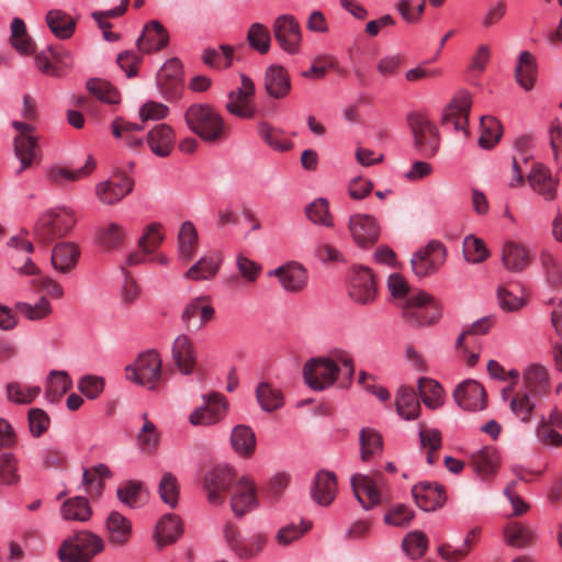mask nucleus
Listing matches in <instances>:
<instances>
[{
	"instance_id": "f257e3e1",
	"label": "nucleus",
	"mask_w": 562,
	"mask_h": 562,
	"mask_svg": "<svg viewBox=\"0 0 562 562\" xmlns=\"http://www.w3.org/2000/svg\"><path fill=\"white\" fill-rule=\"evenodd\" d=\"M341 372L349 380L355 374L352 356L344 349H333L327 356L312 358L303 368L304 380L314 391H324L334 385Z\"/></svg>"
},
{
	"instance_id": "f03ea898",
	"label": "nucleus",
	"mask_w": 562,
	"mask_h": 562,
	"mask_svg": "<svg viewBox=\"0 0 562 562\" xmlns=\"http://www.w3.org/2000/svg\"><path fill=\"white\" fill-rule=\"evenodd\" d=\"M472 105L471 94L465 90L458 91L443 108L438 126L439 140H462L470 136L469 114Z\"/></svg>"
},
{
	"instance_id": "7ed1b4c3",
	"label": "nucleus",
	"mask_w": 562,
	"mask_h": 562,
	"mask_svg": "<svg viewBox=\"0 0 562 562\" xmlns=\"http://www.w3.org/2000/svg\"><path fill=\"white\" fill-rule=\"evenodd\" d=\"M188 127L203 140L225 137V125L221 115L209 104H192L186 111Z\"/></svg>"
},
{
	"instance_id": "20e7f679",
	"label": "nucleus",
	"mask_w": 562,
	"mask_h": 562,
	"mask_svg": "<svg viewBox=\"0 0 562 562\" xmlns=\"http://www.w3.org/2000/svg\"><path fill=\"white\" fill-rule=\"evenodd\" d=\"M103 549L101 537L83 530L63 541L58 557L63 562H90Z\"/></svg>"
},
{
	"instance_id": "39448f33",
	"label": "nucleus",
	"mask_w": 562,
	"mask_h": 562,
	"mask_svg": "<svg viewBox=\"0 0 562 562\" xmlns=\"http://www.w3.org/2000/svg\"><path fill=\"white\" fill-rule=\"evenodd\" d=\"M76 224V217L69 209H56L43 214L36 223L35 236L43 244L67 235Z\"/></svg>"
},
{
	"instance_id": "423d86ee",
	"label": "nucleus",
	"mask_w": 562,
	"mask_h": 562,
	"mask_svg": "<svg viewBox=\"0 0 562 562\" xmlns=\"http://www.w3.org/2000/svg\"><path fill=\"white\" fill-rule=\"evenodd\" d=\"M126 379L148 390L157 389L162 379L159 355L154 350L139 355L135 362L126 368Z\"/></svg>"
},
{
	"instance_id": "0eeeda50",
	"label": "nucleus",
	"mask_w": 562,
	"mask_h": 562,
	"mask_svg": "<svg viewBox=\"0 0 562 562\" xmlns=\"http://www.w3.org/2000/svg\"><path fill=\"white\" fill-rule=\"evenodd\" d=\"M403 317L413 326H426L436 323L441 316V308L430 294L419 291L402 307Z\"/></svg>"
},
{
	"instance_id": "6e6552de",
	"label": "nucleus",
	"mask_w": 562,
	"mask_h": 562,
	"mask_svg": "<svg viewBox=\"0 0 562 562\" xmlns=\"http://www.w3.org/2000/svg\"><path fill=\"white\" fill-rule=\"evenodd\" d=\"M385 485V476L379 471L371 475L357 473L351 477L353 493L358 502L367 510L372 509L382 503Z\"/></svg>"
},
{
	"instance_id": "1a4fd4ad",
	"label": "nucleus",
	"mask_w": 562,
	"mask_h": 562,
	"mask_svg": "<svg viewBox=\"0 0 562 562\" xmlns=\"http://www.w3.org/2000/svg\"><path fill=\"white\" fill-rule=\"evenodd\" d=\"M236 480L234 469L227 464H218L210 470L204 476V490L209 503L215 506L224 504Z\"/></svg>"
},
{
	"instance_id": "9d476101",
	"label": "nucleus",
	"mask_w": 562,
	"mask_h": 562,
	"mask_svg": "<svg viewBox=\"0 0 562 562\" xmlns=\"http://www.w3.org/2000/svg\"><path fill=\"white\" fill-rule=\"evenodd\" d=\"M134 188V180L123 171L113 172L106 180L94 187V195L103 205H116L127 196Z\"/></svg>"
},
{
	"instance_id": "9b49d317",
	"label": "nucleus",
	"mask_w": 562,
	"mask_h": 562,
	"mask_svg": "<svg viewBox=\"0 0 562 562\" xmlns=\"http://www.w3.org/2000/svg\"><path fill=\"white\" fill-rule=\"evenodd\" d=\"M273 35L279 46L288 54L300 52L302 34L297 20L291 14L278 16L273 22Z\"/></svg>"
},
{
	"instance_id": "f8f14e48",
	"label": "nucleus",
	"mask_w": 562,
	"mask_h": 562,
	"mask_svg": "<svg viewBox=\"0 0 562 562\" xmlns=\"http://www.w3.org/2000/svg\"><path fill=\"white\" fill-rule=\"evenodd\" d=\"M258 505L257 490L252 477L243 475L231 488V508L237 517H243Z\"/></svg>"
},
{
	"instance_id": "ddd939ff",
	"label": "nucleus",
	"mask_w": 562,
	"mask_h": 562,
	"mask_svg": "<svg viewBox=\"0 0 562 562\" xmlns=\"http://www.w3.org/2000/svg\"><path fill=\"white\" fill-rule=\"evenodd\" d=\"M445 260V246L439 241H430L413 256L411 263L414 273L418 278H424L437 271Z\"/></svg>"
},
{
	"instance_id": "4468645a",
	"label": "nucleus",
	"mask_w": 562,
	"mask_h": 562,
	"mask_svg": "<svg viewBox=\"0 0 562 562\" xmlns=\"http://www.w3.org/2000/svg\"><path fill=\"white\" fill-rule=\"evenodd\" d=\"M348 294L352 301L358 304H370L376 297V286L374 276L367 267H357L353 269L350 280Z\"/></svg>"
},
{
	"instance_id": "2eb2a0df",
	"label": "nucleus",
	"mask_w": 562,
	"mask_h": 562,
	"mask_svg": "<svg viewBox=\"0 0 562 562\" xmlns=\"http://www.w3.org/2000/svg\"><path fill=\"white\" fill-rule=\"evenodd\" d=\"M95 168L97 160L92 156H88L85 165L78 169H72L60 164L50 166L46 171V178L48 182L58 188H67L71 183L88 178Z\"/></svg>"
},
{
	"instance_id": "dca6fc26",
	"label": "nucleus",
	"mask_w": 562,
	"mask_h": 562,
	"mask_svg": "<svg viewBox=\"0 0 562 562\" xmlns=\"http://www.w3.org/2000/svg\"><path fill=\"white\" fill-rule=\"evenodd\" d=\"M204 404L194 409L189 420L194 426H210L221 420L227 409V402L220 393L204 395Z\"/></svg>"
},
{
	"instance_id": "f3484780",
	"label": "nucleus",
	"mask_w": 562,
	"mask_h": 562,
	"mask_svg": "<svg viewBox=\"0 0 562 562\" xmlns=\"http://www.w3.org/2000/svg\"><path fill=\"white\" fill-rule=\"evenodd\" d=\"M527 182L535 193L543 200L551 202L558 196L559 178L554 177L551 170L543 164L532 165L527 176Z\"/></svg>"
},
{
	"instance_id": "a211bd4d",
	"label": "nucleus",
	"mask_w": 562,
	"mask_h": 562,
	"mask_svg": "<svg viewBox=\"0 0 562 562\" xmlns=\"http://www.w3.org/2000/svg\"><path fill=\"white\" fill-rule=\"evenodd\" d=\"M348 227L353 240L360 247L373 245L380 235V226L376 220L368 214L350 216Z\"/></svg>"
},
{
	"instance_id": "6ab92c4d",
	"label": "nucleus",
	"mask_w": 562,
	"mask_h": 562,
	"mask_svg": "<svg viewBox=\"0 0 562 562\" xmlns=\"http://www.w3.org/2000/svg\"><path fill=\"white\" fill-rule=\"evenodd\" d=\"M269 276L276 277L281 286L292 293L301 292L307 282L306 269L296 261H290L269 272Z\"/></svg>"
},
{
	"instance_id": "aec40b11",
	"label": "nucleus",
	"mask_w": 562,
	"mask_h": 562,
	"mask_svg": "<svg viewBox=\"0 0 562 562\" xmlns=\"http://www.w3.org/2000/svg\"><path fill=\"white\" fill-rule=\"evenodd\" d=\"M453 396L457 404L465 411H479L486 406V392L474 380H468L459 384Z\"/></svg>"
},
{
	"instance_id": "412c9836",
	"label": "nucleus",
	"mask_w": 562,
	"mask_h": 562,
	"mask_svg": "<svg viewBox=\"0 0 562 562\" xmlns=\"http://www.w3.org/2000/svg\"><path fill=\"white\" fill-rule=\"evenodd\" d=\"M171 353L178 370L189 375L193 373L196 364V350L194 342L187 335H179L172 342Z\"/></svg>"
},
{
	"instance_id": "4be33fe9",
	"label": "nucleus",
	"mask_w": 562,
	"mask_h": 562,
	"mask_svg": "<svg viewBox=\"0 0 562 562\" xmlns=\"http://www.w3.org/2000/svg\"><path fill=\"white\" fill-rule=\"evenodd\" d=\"M263 83L268 95L273 99H283L291 91L288 70L279 65H271L266 69Z\"/></svg>"
},
{
	"instance_id": "5701e85b",
	"label": "nucleus",
	"mask_w": 562,
	"mask_h": 562,
	"mask_svg": "<svg viewBox=\"0 0 562 562\" xmlns=\"http://www.w3.org/2000/svg\"><path fill=\"white\" fill-rule=\"evenodd\" d=\"M414 499L423 510H436L446 503L445 488L429 482H422L412 490Z\"/></svg>"
},
{
	"instance_id": "b1692460",
	"label": "nucleus",
	"mask_w": 562,
	"mask_h": 562,
	"mask_svg": "<svg viewBox=\"0 0 562 562\" xmlns=\"http://www.w3.org/2000/svg\"><path fill=\"white\" fill-rule=\"evenodd\" d=\"M337 493V477L334 472L321 470L315 475L311 496L321 506L330 505Z\"/></svg>"
},
{
	"instance_id": "393cba45",
	"label": "nucleus",
	"mask_w": 562,
	"mask_h": 562,
	"mask_svg": "<svg viewBox=\"0 0 562 562\" xmlns=\"http://www.w3.org/2000/svg\"><path fill=\"white\" fill-rule=\"evenodd\" d=\"M169 43V34L164 25L154 20L148 22L137 40V47L143 53L157 52Z\"/></svg>"
},
{
	"instance_id": "a878e982",
	"label": "nucleus",
	"mask_w": 562,
	"mask_h": 562,
	"mask_svg": "<svg viewBox=\"0 0 562 562\" xmlns=\"http://www.w3.org/2000/svg\"><path fill=\"white\" fill-rule=\"evenodd\" d=\"M79 257L80 249L75 243L61 241L52 250V266L59 273L67 274L76 268Z\"/></svg>"
},
{
	"instance_id": "bb28decb",
	"label": "nucleus",
	"mask_w": 562,
	"mask_h": 562,
	"mask_svg": "<svg viewBox=\"0 0 562 562\" xmlns=\"http://www.w3.org/2000/svg\"><path fill=\"white\" fill-rule=\"evenodd\" d=\"M183 527L179 516L164 515L157 522L154 538L159 549L173 544L182 535Z\"/></svg>"
},
{
	"instance_id": "cd10ccee",
	"label": "nucleus",
	"mask_w": 562,
	"mask_h": 562,
	"mask_svg": "<svg viewBox=\"0 0 562 562\" xmlns=\"http://www.w3.org/2000/svg\"><path fill=\"white\" fill-rule=\"evenodd\" d=\"M526 392L535 397L546 396L550 391V376L546 367L531 364L522 373Z\"/></svg>"
},
{
	"instance_id": "c85d7f7f",
	"label": "nucleus",
	"mask_w": 562,
	"mask_h": 562,
	"mask_svg": "<svg viewBox=\"0 0 562 562\" xmlns=\"http://www.w3.org/2000/svg\"><path fill=\"white\" fill-rule=\"evenodd\" d=\"M109 542L117 548L124 547L132 533V524L119 512H112L105 522Z\"/></svg>"
},
{
	"instance_id": "c756f323",
	"label": "nucleus",
	"mask_w": 562,
	"mask_h": 562,
	"mask_svg": "<svg viewBox=\"0 0 562 562\" xmlns=\"http://www.w3.org/2000/svg\"><path fill=\"white\" fill-rule=\"evenodd\" d=\"M502 262L506 270L520 272L530 265V256L521 244L507 241L503 247Z\"/></svg>"
},
{
	"instance_id": "7c9ffc66",
	"label": "nucleus",
	"mask_w": 562,
	"mask_h": 562,
	"mask_svg": "<svg viewBox=\"0 0 562 562\" xmlns=\"http://www.w3.org/2000/svg\"><path fill=\"white\" fill-rule=\"evenodd\" d=\"M471 464L474 471L484 480L496 473L499 464V456L494 447H484L471 456Z\"/></svg>"
},
{
	"instance_id": "2f4dec72",
	"label": "nucleus",
	"mask_w": 562,
	"mask_h": 562,
	"mask_svg": "<svg viewBox=\"0 0 562 562\" xmlns=\"http://www.w3.org/2000/svg\"><path fill=\"white\" fill-rule=\"evenodd\" d=\"M505 542L513 548L525 549L535 544L536 531L520 522H509L503 529Z\"/></svg>"
},
{
	"instance_id": "473e14b6",
	"label": "nucleus",
	"mask_w": 562,
	"mask_h": 562,
	"mask_svg": "<svg viewBox=\"0 0 562 562\" xmlns=\"http://www.w3.org/2000/svg\"><path fill=\"white\" fill-rule=\"evenodd\" d=\"M537 76L536 57L528 50H524L518 56V64L515 68L516 82L525 90L533 88Z\"/></svg>"
},
{
	"instance_id": "72a5a7b5",
	"label": "nucleus",
	"mask_w": 562,
	"mask_h": 562,
	"mask_svg": "<svg viewBox=\"0 0 562 562\" xmlns=\"http://www.w3.org/2000/svg\"><path fill=\"white\" fill-rule=\"evenodd\" d=\"M221 262L220 254L204 256L184 273V277L194 281L210 280L217 274Z\"/></svg>"
},
{
	"instance_id": "f704fd0d",
	"label": "nucleus",
	"mask_w": 562,
	"mask_h": 562,
	"mask_svg": "<svg viewBox=\"0 0 562 562\" xmlns=\"http://www.w3.org/2000/svg\"><path fill=\"white\" fill-rule=\"evenodd\" d=\"M407 124L415 137V140H439L438 126L420 112L407 114Z\"/></svg>"
},
{
	"instance_id": "c9c22d12",
	"label": "nucleus",
	"mask_w": 562,
	"mask_h": 562,
	"mask_svg": "<svg viewBox=\"0 0 562 562\" xmlns=\"http://www.w3.org/2000/svg\"><path fill=\"white\" fill-rule=\"evenodd\" d=\"M46 22L52 33L60 40L71 37L76 29V21L61 10L48 11Z\"/></svg>"
},
{
	"instance_id": "e433bc0d",
	"label": "nucleus",
	"mask_w": 562,
	"mask_h": 562,
	"mask_svg": "<svg viewBox=\"0 0 562 562\" xmlns=\"http://www.w3.org/2000/svg\"><path fill=\"white\" fill-rule=\"evenodd\" d=\"M112 472L108 465L100 463L90 469H85L82 484L90 496H100L103 492L105 479L111 477Z\"/></svg>"
},
{
	"instance_id": "4c0bfd02",
	"label": "nucleus",
	"mask_w": 562,
	"mask_h": 562,
	"mask_svg": "<svg viewBox=\"0 0 562 562\" xmlns=\"http://www.w3.org/2000/svg\"><path fill=\"white\" fill-rule=\"evenodd\" d=\"M396 409L404 419H416L420 413L417 393L413 387L402 386L396 396Z\"/></svg>"
},
{
	"instance_id": "58836bf2",
	"label": "nucleus",
	"mask_w": 562,
	"mask_h": 562,
	"mask_svg": "<svg viewBox=\"0 0 562 562\" xmlns=\"http://www.w3.org/2000/svg\"><path fill=\"white\" fill-rule=\"evenodd\" d=\"M199 244L198 232L191 222L182 223L178 234V252L184 261H190L196 254Z\"/></svg>"
},
{
	"instance_id": "ea45409f",
	"label": "nucleus",
	"mask_w": 562,
	"mask_h": 562,
	"mask_svg": "<svg viewBox=\"0 0 562 562\" xmlns=\"http://www.w3.org/2000/svg\"><path fill=\"white\" fill-rule=\"evenodd\" d=\"M98 240L106 251L120 250L126 240V232L122 225L112 222L99 229Z\"/></svg>"
},
{
	"instance_id": "a19ab883",
	"label": "nucleus",
	"mask_w": 562,
	"mask_h": 562,
	"mask_svg": "<svg viewBox=\"0 0 562 562\" xmlns=\"http://www.w3.org/2000/svg\"><path fill=\"white\" fill-rule=\"evenodd\" d=\"M215 311L210 304L209 296H201L192 300L184 308L182 313V319L189 325L190 322L200 316L199 328H202L206 323L213 319Z\"/></svg>"
},
{
	"instance_id": "79ce46f5",
	"label": "nucleus",
	"mask_w": 562,
	"mask_h": 562,
	"mask_svg": "<svg viewBox=\"0 0 562 562\" xmlns=\"http://www.w3.org/2000/svg\"><path fill=\"white\" fill-rule=\"evenodd\" d=\"M10 44L22 55H30L35 52V43L27 35L26 26L23 20L14 18L11 22Z\"/></svg>"
},
{
	"instance_id": "37998d69",
	"label": "nucleus",
	"mask_w": 562,
	"mask_h": 562,
	"mask_svg": "<svg viewBox=\"0 0 562 562\" xmlns=\"http://www.w3.org/2000/svg\"><path fill=\"white\" fill-rule=\"evenodd\" d=\"M231 441L234 450L243 457L248 458L255 452L256 437L248 426H236L232 431Z\"/></svg>"
},
{
	"instance_id": "c03bdc74",
	"label": "nucleus",
	"mask_w": 562,
	"mask_h": 562,
	"mask_svg": "<svg viewBox=\"0 0 562 562\" xmlns=\"http://www.w3.org/2000/svg\"><path fill=\"white\" fill-rule=\"evenodd\" d=\"M60 514L65 520L87 521L92 515V509L87 498L75 496L63 503Z\"/></svg>"
},
{
	"instance_id": "a18cd8bd",
	"label": "nucleus",
	"mask_w": 562,
	"mask_h": 562,
	"mask_svg": "<svg viewBox=\"0 0 562 562\" xmlns=\"http://www.w3.org/2000/svg\"><path fill=\"white\" fill-rule=\"evenodd\" d=\"M418 393L424 404L431 409H436L443 404V390L432 379L420 378L418 380Z\"/></svg>"
},
{
	"instance_id": "49530a36",
	"label": "nucleus",
	"mask_w": 562,
	"mask_h": 562,
	"mask_svg": "<svg viewBox=\"0 0 562 562\" xmlns=\"http://www.w3.org/2000/svg\"><path fill=\"white\" fill-rule=\"evenodd\" d=\"M256 398L265 412H273L283 406L282 393L268 382H261L256 389Z\"/></svg>"
},
{
	"instance_id": "de8ad7c7",
	"label": "nucleus",
	"mask_w": 562,
	"mask_h": 562,
	"mask_svg": "<svg viewBox=\"0 0 562 562\" xmlns=\"http://www.w3.org/2000/svg\"><path fill=\"white\" fill-rule=\"evenodd\" d=\"M361 460L369 461L383 449L382 436L373 428H362L359 435Z\"/></svg>"
},
{
	"instance_id": "09e8293b",
	"label": "nucleus",
	"mask_w": 562,
	"mask_h": 562,
	"mask_svg": "<svg viewBox=\"0 0 562 562\" xmlns=\"http://www.w3.org/2000/svg\"><path fill=\"white\" fill-rule=\"evenodd\" d=\"M72 385V382L65 371H52L47 379L46 397L50 402H58Z\"/></svg>"
},
{
	"instance_id": "8fccbe9b",
	"label": "nucleus",
	"mask_w": 562,
	"mask_h": 562,
	"mask_svg": "<svg viewBox=\"0 0 562 562\" xmlns=\"http://www.w3.org/2000/svg\"><path fill=\"white\" fill-rule=\"evenodd\" d=\"M14 155L21 162L19 172L40 164L42 149L38 143H14Z\"/></svg>"
},
{
	"instance_id": "3c124183",
	"label": "nucleus",
	"mask_w": 562,
	"mask_h": 562,
	"mask_svg": "<svg viewBox=\"0 0 562 562\" xmlns=\"http://www.w3.org/2000/svg\"><path fill=\"white\" fill-rule=\"evenodd\" d=\"M422 448L426 450L427 463L432 465L438 460V451L441 448V434L438 429L422 427L419 430Z\"/></svg>"
},
{
	"instance_id": "603ef678",
	"label": "nucleus",
	"mask_w": 562,
	"mask_h": 562,
	"mask_svg": "<svg viewBox=\"0 0 562 562\" xmlns=\"http://www.w3.org/2000/svg\"><path fill=\"white\" fill-rule=\"evenodd\" d=\"M247 42L252 49L260 54H267L271 44V35L268 27L259 22L252 23L247 33Z\"/></svg>"
},
{
	"instance_id": "864d4df0",
	"label": "nucleus",
	"mask_w": 562,
	"mask_h": 562,
	"mask_svg": "<svg viewBox=\"0 0 562 562\" xmlns=\"http://www.w3.org/2000/svg\"><path fill=\"white\" fill-rule=\"evenodd\" d=\"M510 411L522 423H529L536 408L528 392H518L510 397Z\"/></svg>"
},
{
	"instance_id": "5fc2aeb1",
	"label": "nucleus",
	"mask_w": 562,
	"mask_h": 562,
	"mask_svg": "<svg viewBox=\"0 0 562 562\" xmlns=\"http://www.w3.org/2000/svg\"><path fill=\"white\" fill-rule=\"evenodd\" d=\"M540 262L546 279L551 286L562 285V262L550 251L543 250L540 255Z\"/></svg>"
},
{
	"instance_id": "6e6d98bb",
	"label": "nucleus",
	"mask_w": 562,
	"mask_h": 562,
	"mask_svg": "<svg viewBox=\"0 0 562 562\" xmlns=\"http://www.w3.org/2000/svg\"><path fill=\"white\" fill-rule=\"evenodd\" d=\"M312 528V522L302 520L300 524H288L280 528L276 535V541L279 546L286 547L299 540Z\"/></svg>"
},
{
	"instance_id": "4d7b16f0",
	"label": "nucleus",
	"mask_w": 562,
	"mask_h": 562,
	"mask_svg": "<svg viewBox=\"0 0 562 562\" xmlns=\"http://www.w3.org/2000/svg\"><path fill=\"white\" fill-rule=\"evenodd\" d=\"M402 548L411 559H420L428 548L427 536L418 530L412 531L403 539Z\"/></svg>"
},
{
	"instance_id": "13d9d810",
	"label": "nucleus",
	"mask_w": 562,
	"mask_h": 562,
	"mask_svg": "<svg viewBox=\"0 0 562 562\" xmlns=\"http://www.w3.org/2000/svg\"><path fill=\"white\" fill-rule=\"evenodd\" d=\"M86 86L88 91L102 102L115 104L120 101V94L116 89L105 80L91 78L87 81Z\"/></svg>"
},
{
	"instance_id": "bf43d9fd",
	"label": "nucleus",
	"mask_w": 562,
	"mask_h": 562,
	"mask_svg": "<svg viewBox=\"0 0 562 562\" xmlns=\"http://www.w3.org/2000/svg\"><path fill=\"white\" fill-rule=\"evenodd\" d=\"M41 393L37 385H24L18 382H11L7 385V397L16 404H30Z\"/></svg>"
},
{
	"instance_id": "052dcab7",
	"label": "nucleus",
	"mask_w": 562,
	"mask_h": 562,
	"mask_svg": "<svg viewBox=\"0 0 562 562\" xmlns=\"http://www.w3.org/2000/svg\"><path fill=\"white\" fill-rule=\"evenodd\" d=\"M240 86L228 93V100L225 104L228 113H236L237 111L234 101H243L246 99L254 100L256 91L254 81L243 74L240 75Z\"/></svg>"
},
{
	"instance_id": "680f3d73",
	"label": "nucleus",
	"mask_w": 562,
	"mask_h": 562,
	"mask_svg": "<svg viewBox=\"0 0 562 562\" xmlns=\"http://www.w3.org/2000/svg\"><path fill=\"white\" fill-rule=\"evenodd\" d=\"M463 256L471 263H481L487 259L490 252L482 239L469 235L463 240Z\"/></svg>"
},
{
	"instance_id": "e2e57ef3",
	"label": "nucleus",
	"mask_w": 562,
	"mask_h": 562,
	"mask_svg": "<svg viewBox=\"0 0 562 562\" xmlns=\"http://www.w3.org/2000/svg\"><path fill=\"white\" fill-rule=\"evenodd\" d=\"M387 289L401 308L404 307V303L411 302L413 295H416V293H409L408 283L398 273H393L389 277Z\"/></svg>"
},
{
	"instance_id": "0e129e2a",
	"label": "nucleus",
	"mask_w": 562,
	"mask_h": 562,
	"mask_svg": "<svg viewBox=\"0 0 562 562\" xmlns=\"http://www.w3.org/2000/svg\"><path fill=\"white\" fill-rule=\"evenodd\" d=\"M16 310L30 321H40L47 317L52 313L49 301L42 296L40 301L32 305L24 302H19L15 305Z\"/></svg>"
},
{
	"instance_id": "69168bd1",
	"label": "nucleus",
	"mask_w": 562,
	"mask_h": 562,
	"mask_svg": "<svg viewBox=\"0 0 562 562\" xmlns=\"http://www.w3.org/2000/svg\"><path fill=\"white\" fill-rule=\"evenodd\" d=\"M18 461L11 453L0 456V485L11 486L18 484Z\"/></svg>"
},
{
	"instance_id": "338daca9",
	"label": "nucleus",
	"mask_w": 562,
	"mask_h": 562,
	"mask_svg": "<svg viewBox=\"0 0 562 562\" xmlns=\"http://www.w3.org/2000/svg\"><path fill=\"white\" fill-rule=\"evenodd\" d=\"M306 216L315 224L326 227L333 226V220L328 210V202L325 199H317L306 206Z\"/></svg>"
},
{
	"instance_id": "774afa93",
	"label": "nucleus",
	"mask_w": 562,
	"mask_h": 562,
	"mask_svg": "<svg viewBox=\"0 0 562 562\" xmlns=\"http://www.w3.org/2000/svg\"><path fill=\"white\" fill-rule=\"evenodd\" d=\"M159 442L156 426L144 415V424L137 436V443L144 452H153Z\"/></svg>"
}]
</instances>
